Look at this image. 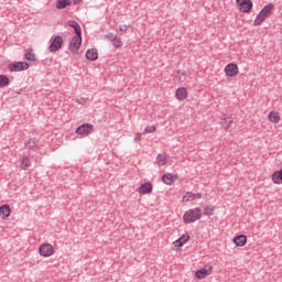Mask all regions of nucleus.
I'll list each match as a JSON object with an SVG mask.
<instances>
[{"label":"nucleus","mask_w":282,"mask_h":282,"mask_svg":"<svg viewBox=\"0 0 282 282\" xmlns=\"http://www.w3.org/2000/svg\"><path fill=\"white\" fill-rule=\"evenodd\" d=\"M202 215H203L202 208L199 207L189 209L184 213L183 221L185 224H195V221H199V219H202Z\"/></svg>","instance_id":"1"},{"label":"nucleus","mask_w":282,"mask_h":282,"mask_svg":"<svg viewBox=\"0 0 282 282\" xmlns=\"http://www.w3.org/2000/svg\"><path fill=\"white\" fill-rule=\"evenodd\" d=\"M272 10H274V3H269V4L264 6L263 9L257 15V18L253 22V25H256V26L261 25V23H263V21H265V18L270 17V14H272Z\"/></svg>","instance_id":"2"},{"label":"nucleus","mask_w":282,"mask_h":282,"mask_svg":"<svg viewBox=\"0 0 282 282\" xmlns=\"http://www.w3.org/2000/svg\"><path fill=\"white\" fill-rule=\"evenodd\" d=\"M82 45H83V34H76L70 40L69 52H72V54H78V50H80Z\"/></svg>","instance_id":"3"},{"label":"nucleus","mask_w":282,"mask_h":282,"mask_svg":"<svg viewBox=\"0 0 282 282\" xmlns=\"http://www.w3.org/2000/svg\"><path fill=\"white\" fill-rule=\"evenodd\" d=\"M9 72H25L30 69V63L28 62H14L8 65Z\"/></svg>","instance_id":"4"},{"label":"nucleus","mask_w":282,"mask_h":282,"mask_svg":"<svg viewBox=\"0 0 282 282\" xmlns=\"http://www.w3.org/2000/svg\"><path fill=\"white\" fill-rule=\"evenodd\" d=\"M63 47V36L61 35H56L55 37H53V40L51 41V44L48 45V52H58V50H61Z\"/></svg>","instance_id":"5"},{"label":"nucleus","mask_w":282,"mask_h":282,"mask_svg":"<svg viewBox=\"0 0 282 282\" xmlns=\"http://www.w3.org/2000/svg\"><path fill=\"white\" fill-rule=\"evenodd\" d=\"M225 74L226 76H228L229 78H235V76L239 75V66L235 63H229L226 67H225Z\"/></svg>","instance_id":"6"},{"label":"nucleus","mask_w":282,"mask_h":282,"mask_svg":"<svg viewBox=\"0 0 282 282\" xmlns=\"http://www.w3.org/2000/svg\"><path fill=\"white\" fill-rule=\"evenodd\" d=\"M94 131V124L84 123L76 129L77 135H89Z\"/></svg>","instance_id":"7"},{"label":"nucleus","mask_w":282,"mask_h":282,"mask_svg":"<svg viewBox=\"0 0 282 282\" xmlns=\"http://www.w3.org/2000/svg\"><path fill=\"white\" fill-rule=\"evenodd\" d=\"M236 3L239 4L240 12L248 14L252 10V0H236Z\"/></svg>","instance_id":"8"},{"label":"nucleus","mask_w":282,"mask_h":282,"mask_svg":"<svg viewBox=\"0 0 282 282\" xmlns=\"http://www.w3.org/2000/svg\"><path fill=\"white\" fill-rule=\"evenodd\" d=\"M39 252L41 257H52L54 254V247L50 243H44L40 246Z\"/></svg>","instance_id":"9"},{"label":"nucleus","mask_w":282,"mask_h":282,"mask_svg":"<svg viewBox=\"0 0 282 282\" xmlns=\"http://www.w3.org/2000/svg\"><path fill=\"white\" fill-rule=\"evenodd\" d=\"M139 193L140 195H151V193H153V184H151V182L141 184Z\"/></svg>","instance_id":"10"},{"label":"nucleus","mask_w":282,"mask_h":282,"mask_svg":"<svg viewBox=\"0 0 282 282\" xmlns=\"http://www.w3.org/2000/svg\"><path fill=\"white\" fill-rule=\"evenodd\" d=\"M213 272V267L208 265L195 272L196 279H206Z\"/></svg>","instance_id":"11"},{"label":"nucleus","mask_w":282,"mask_h":282,"mask_svg":"<svg viewBox=\"0 0 282 282\" xmlns=\"http://www.w3.org/2000/svg\"><path fill=\"white\" fill-rule=\"evenodd\" d=\"M232 241L238 248H243V246L248 243V237H246V235H239L236 236Z\"/></svg>","instance_id":"12"},{"label":"nucleus","mask_w":282,"mask_h":282,"mask_svg":"<svg viewBox=\"0 0 282 282\" xmlns=\"http://www.w3.org/2000/svg\"><path fill=\"white\" fill-rule=\"evenodd\" d=\"M11 214H12V209L10 208V206L8 204L0 206L1 219H8V217H10Z\"/></svg>","instance_id":"13"},{"label":"nucleus","mask_w":282,"mask_h":282,"mask_svg":"<svg viewBox=\"0 0 282 282\" xmlns=\"http://www.w3.org/2000/svg\"><path fill=\"white\" fill-rule=\"evenodd\" d=\"M189 240L191 236H188V234H184L176 241H174V246L175 248H182V246H184V243H188Z\"/></svg>","instance_id":"14"},{"label":"nucleus","mask_w":282,"mask_h":282,"mask_svg":"<svg viewBox=\"0 0 282 282\" xmlns=\"http://www.w3.org/2000/svg\"><path fill=\"white\" fill-rule=\"evenodd\" d=\"M85 56L87 61H98V48H88Z\"/></svg>","instance_id":"15"},{"label":"nucleus","mask_w":282,"mask_h":282,"mask_svg":"<svg viewBox=\"0 0 282 282\" xmlns=\"http://www.w3.org/2000/svg\"><path fill=\"white\" fill-rule=\"evenodd\" d=\"M24 58L25 61H29V62H32V63H36V54H34V50L32 48H28L25 50V53H24Z\"/></svg>","instance_id":"16"},{"label":"nucleus","mask_w":282,"mask_h":282,"mask_svg":"<svg viewBox=\"0 0 282 282\" xmlns=\"http://www.w3.org/2000/svg\"><path fill=\"white\" fill-rule=\"evenodd\" d=\"M271 180L273 184H282V167L279 171L273 172Z\"/></svg>","instance_id":"17"},{"label":"nucleus","mask_w":282,"mask_h":282,"mask_svg":"<svg viewBox=\"0 0 282 282\" xmlns=\"http://www.w3.org/2000/svg\"><path fill=\"white\" fill-rule=\"evenodd\" d=\"M67 25L69 28H73L75 30V34H83V30L80 29V24L76 22L75 20H68Z\"/></svg>","instance_id":"18"},{"label":"nucleus","mask_w":282,"mask_h":282,"mask_svg":"<svg viewBox=\"0 0 282 282\" xmlns=\"http://www.w3.org/2000/svg\"><path fill=\"white\" fill-rule=\"evenodd\" d=\"M187 96H188V91L186 90V88L182 87L176 89L177 100H186Z\"/></svg>","instance_id":"19"},{"label":"nucleus","mask_w":282,"mask_h":282,"mask_svg":"<svg viewBox=\"0 0 282 282\" xmlns=\"http://www.w3.org/2000/svg\"><path fill=\"white\" fill-rule=\"evenodd\" d=\"M67 6H72V0H57L56 8L57 10H65Z\"/></svg>","instance_id":"20"},{"label":"nucleus","mask_w":282,"mask_h":282,"mask_svg":"<svg viewBox=\"0 0 282 282\" xmlns=\"http://www.w3.org/2000/svg\"><path fill=\"white\" fill-rule=\"evenodd\" d=\"M162 182L163 184H166L167 186H171L172 184H174L175 180H173V174H164L162 176Z\"/></svg>","instance_id":"21"},{"label":"nucleus","mask_w":282,"mask_h":282,"mask_svg":"<svg viewBox=\"0 0 282 282\" xmlns=\"http://www.w3.org/2000/svg\"><path fill=\"white\" fill-rule=\"evenodd\" d=\"M269 120L270 122H273V124H279V122H281V117L279 116V112H270Z\"/></svg>","instance_id":"22"},{"label":"nucleus","mask_w":282,"mask_h":282,"mask_svg":"<svg viewBox=\"0 0 282 282\" xmlns=\"http://www.w3.org/2000/svg\"><path fill=\"white\" fill-rule=\"evenodd\" d=\"M31 166L30 158L29 156H23L21 161V169L23 171H28Z\"/></svg>","instance_id":"23"},{"label":"nucleus","mask_w":282,"mask_h":282,"mask_svg":"<svg viewBox=\"0 0 282 282\" xmlns=\"http://www.w3.org/2000/svg\"><path fill=\"white\" fill-rule=\"evenodd\" d=\"M10 85V78L6 75H0V88L8 87Z\"/></svg>","instance_id":"24"},{"label":"nucleus","mask_w":282,"mask_h":282,"mask_svg":"<svg viewBox=\"0 0 282 282\" xmlns=\"http://www.w3.org/2000/svg\"><path fill=\"white\" fill-rule=\"evenodd\" d=\"M213 213H215V206L208 205L207 207H205L203 209V215H205L206 217H210V215H213Z\"/></svg>","instance_id":"25"},{"label":"nucleus","mask_w":282,"mask_h":282,"mask_svg":"<svg viewBox=\"0 0 282 282\" xmlns=\"http://www.w3.org/2000/svg\"><path fill=\"white\" fill-rule=\"evenodd\" d=\"M25 147L32 151H36L37 147H36V139H30L28 141V143L25 144Z\"/></svg>","instance_id":"26"},{"label":"nucleus","mask_w":282,"mask_h":282,"mask_svg":"<svg viewBox=\"0 0 282 282\" xmlns=\"http://www.w3.org/2000/svg\"><path fill=\"white\" fill-rule=\"evenodd\" d=\"M194 199H195V194L193 192H187L183 196V202H194Z\"/></svg>","instance_id":"27"},{"label":"nucleus","mask_w":282,"mask_h":282,"mask_svg":"<svg viewBox=\"0 0 282 282\" xmlns=\"http://www.w3.org/2000/svg\"><path fill=\"white\" fill-rule=\"evenodd\" d=\"M104 39L106 41H110V43H113V41H118V35L113 34V33H108L104 35Z\"/></svg>","instance_id":"28"},{"label":"nucleus","mask_w":282,"mask_h":282,"mask_svg":"<svg viewBox=\"0 0 282 282\" xmlns=\"http://www.w3.org/2000/svg\"><path fill=\"white\" fill-rule=\"evenodd\" d=\"M156 162L159 166H164V164H166V156L163 154H158Z\"/></svg>","instance_id":"29"},{"label":"nucleus","mask_w":282,"mask_h":282,"mask_svg":"<svg viewBox=\"0 0 282 282\" xmlns=\"http://www.w3.org/2000/svg\"><path fill=\"white\" fill-rule=\"evenodd\" d=\"M223 124L225 129H228L232 124V117H227L223 119Z\"/></svg>","instance_id":"30"},{"label":"nucleus","mask_w":282,"mask_h":282,"mask_svg":"<svg viewBox=\"0 0 282 282\" xmlns=\"http://www.w3.org/2000/svg\"><path fill=\"white\" fill-rule=\"evenodd\" d=\"M156 127L155 126H150V127H147L143 131V135L147 134V133H155L156 131Z\"/></svg>","instance_id":"31"},{"label":"nucleus","mask_w":282,"mask_h":282,"mask_svg":"<svg viewBox=\"0 0 282 282\" xmlns=\"http://www.w3.org/2000/svg\"><path fill=\"white\" fill-rule=\"evenodd\" d=\"M112 43H113V47H117V48L122 47V39L117 37V40H115Z\"/></svg>","instance_id":"32"},{"label":"nucleus","mask_w":282,"mask_h":282,"mask_svg":"<svg viewBox=\"0 0 282 282\" xmlns=\"http://www.w3.org/2000/svg\"><path fill=\"white\" fill-rule=\"evenodd\" d=\"M86 101L87 100L83 97L76 100L77 105H85Z\"/></svg>","instance_id":"33"},{"label":"nucleus","mask_w":282,"mask_h":282,"mask_svg":"<svg viewBox=\"0 0 282 282\" xmlns=\"http://www.w3.org/2000/svg\"><path fill=\"white\" fill-rule=\"evenodd\" d=\"M142 140V133H138L134 138V142H140Z\"/></svg>","instance_id":"34"},{"label":"nucleus","mask_w":282,"mask_h":282,"mask_svg":"<svg viewBox=\"0 0 282 282\" xmlns=\"http://www.w3.org/2000/svg\"><path fill=\"white\" fill-rule=\"evenodd\" d=\"M127 30H128V26H127V25L119 26V31H120V32H127Z\"/></svg>","instance_id":"35"},{"label":"nucleus","mask_w":282,"mask_h":282,"mask_svg":"<svg viewBox=\"0 0 282 282\" xmlns=\"http://www.w3.org/2000/svg\"><path fill=\"white\" fill-rule=\"evenodd\" d=\"M195 199H202L203 195L202 193L194 194Z\"/></svg>","instance_id":"36"},{"label":"nucleus","mask_w":282,"mask_h":282,"mask_svg":"<svg viewBox=\"0 0 282 282\" xmlns=\"http://www.w3.org/2000/svg\"><path fill=\"white\" fill-rule=\"evenodd\" d=\"M83 0H73L74 6H78Z\"/></svg>","instance_id":"37"},{"label":"nucleus","mask_w":282,"mask_h":282,"mask_svg":"<svg viewBox=\"0 0 282 282\" xmlns=\"http://www.w3.org/2000/svg\"><path fill=\"white\" fill-rule=\"evenodd\" d=\"M172 176H173V180H180V176L177 175V174H172Z\"/></svg>","instance_id":"38"},{"label":"nucleus","mask_w":282,"mask_h":282,"mask_svg":"<svg viewBox=\"0 0 282 282\" xmlns=\"http://www.w3.org/2000/svg\"><path fill=\"white\" fill-rule=\"evenodd\" d=\"M177 74H180V70H177Z\"/></svg>","instance_id":"39"}]
</instances>
